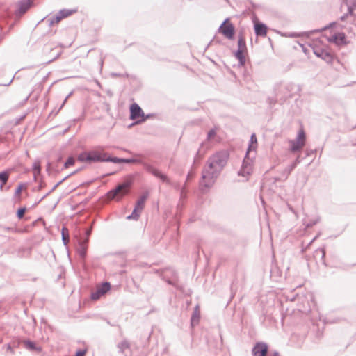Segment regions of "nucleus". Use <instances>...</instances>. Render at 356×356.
Wrapping results in <instances>:
<instances>
[{
  "mask_svg": "<svg viewBox=\"0 0 356 356\" xmlns=\"http://www.w3.org/2000/svg\"><path fill=\"white\" fill-rule=\"evenodd\" d=\"M227 159V152H220L213 154L209 160V169L203 174V179H212L216 177L226 165Z\"/></svg>",
  "mask_w": 356,
  "mask_h": 356,
  "instance_id": "1",
  "label": "nucleus"
},
{
  "mask_svg": "<svg viewBox=\"0 0 356 356\" xmlns=\"http://www.w3.org/2000/svg\"><path fill=\"white\" fill-rule=\"evenodd\" d=\"M78 160L82 162H97L108 161L107 155L97 151L86 152L80 154Z\"/></svg>",
  "mask_w": 356,
  "mask_h": 356,
  "instance_id": "2",
  "label": "nucleus"
},
{
  "mask_svg": "<svg viewBox=\"0 0 356 356\" xmlns=\"http://www.w3.org/2000/svg\"><path fill=\"white\" fill-rule=\"evenodd\" d=\"M306 136L304 129L301 128L296 140H289L290 151L291 152H300L305 145Z\"/></svg>",
  "mask_w": 356,
  "mask_h": 356,
  "instance_id": "3",
  "label": "nucleus"
},
{
  "mask_svg": "<svg viewBox=\"0 0 356 356\" xmlns=\"http://www.w3.org/2000/svg\"><path fill=\"white\" fill-rule=\"evenodd\" d=\"M131 182L127 181L119 185L115 190L111 191L108 193V197L111 200L121 199L124 195L128 193Z\"/></svg>",
  "mask_w": 356,
  "mask_h": 356,
  "instance_id": "4",
  "label": "nucleus"
},
{
  "mask_svg": "<svg viewBox=\"0 0 356 356\" xmlns=\"http://www.w3.org/2000/svg\"><path fill=\"white\" fill-rule=\"evenodd\" d=\"M147 197H148V193H146L143 194L138 199V200L136 202L135 208H134L132 213L130 216L127 217V218L128 220H137L139 218L140 213L144 209L145 201H146Z\"/></svg>",
  "mask_w": 356,
  "mask_h": 356,
  "instance_id": "5",
  "label": "nucleus"
},
{
  "mask_svg": "<svg viewBox=\"0 0 356 356\" xmlns=\"http://www.w3.org/2000/svg\"><path fill=\"white\" fill-rule=\"evenodd\" d=\"M219 32L229 40L234 39L235 29L229 19L225 20V22L220 25L219 27Z\"/></svg>",
  "mask_w": 356,
  "mask_h": 356,
  "instance_id": "6",
  "label": "nucleus"
},
{
  "mask_svg": "<svg viewBox=\"0 0 356 356\" xmlns=\"http://www.w3.org/2000/svg\"><path fill=\"white\" fill-rule=\"evenodd\" d=\"M130 118L140 122L144 120V112L141 108L136 103L130 106Z\"/></svg>",
  "mask_w": 356,
  "mask_h": 356,
  "instance_id": "7",
  "label": "nucleus"
},
{
  "mask_svg": "<svg viewBox=\"0 0 356 356\" xmlns=\"http://www.w3.org/2000/svg\"><path fill=\"white\" fill-rule=\"evenodd\" d=\"M73 10H62L55 16L51 17L49 20L50 25L53 26L55 24H58L62 19L72 15L73 14Z\"/></svg>",
  "mask_w": 356,
  "mask_h": 356,
  "instance_id": "8",
  "label": "nucleus"
},
{
  "mask_svg": "<svg viewBox=\"0 0 356 356\" xmlns=\"http://www.w3.org/2000/svg\"><path fill=\"white\" fill-rule=\"evenodd\" d=\"M268 352V346L264 343H257L253 350L254 356H266Z\"/></svg>",
  "mask_w": 356,
  "mask_h": 356,
  "instance_id": "9",
  "label": "nucleus"
},
{
  "mask_svg": "<svg viewBox=\"0 0 356 356\" xmlns=\"http://www.w3.org/2000/svg\"><path fill=\"white\" fill-rule=\"evenodd\" d=\"M329 40L337 45L346 44V38L343 33H335L330 36Z\"/></svg>",
  "mask_w": 356,
  "mask_h": 356,
  "instance_id": "10",
  "label": "nucleus"
},
{
  "mask_svg": "<svg viewBox=\"0 0 356 356\" xmlns=\"http://www.w3.org/2000/svg\"><path fill=\"white\" fill-rule=\"evenodd\" d=\"M252 171L251 162L249 161V158L245 156L240 174L243 176L248 175Z\"/></svg>",
  "mask_w": 356,
  "mask_h": 356,
  "instance_id": "11",
  "label": "nucleus"
},
{
  "mask_svg": "<svg viewBox=\"0 0 356 356\" xmlns=\"http://www.w3.org/2000/svg\"><path fill=\"white\" fill-rule=\"evenodd\" d=\"M32 0H23L17 3V10L19 14H24L31 6Z\"/></svg>",
  "mask_w": 356,
  "mask_h": 356,
  "instance_id": "12",
  "label": "nucleus"
},
{
  "mask_svg": "<svg viewBox=\"0 0 356 356\" xmlns=\"http://www.w3.org/2000/svg\"><path fill=\"white\" fill-rule=\"evenodd\" d=\"M254 30L257 35L266 37L267 35V27L264 24L255 23Z\"/></svg>",
  "mask_w": 356,
  "mask_h": 356,
  "instance_id": "13",
  "label": "nucleus"
},
{
  "mask_svg": "<svg viewBox=\"0 0 356 356\" xmlns=\"http://www.w3.org/2000/svg\"><path fill=\"white\" fill-rule=\"evenodd\" d=\"M315 54L321 57L323 60H325L326 62L331 63L334 60L333 56L330 54V53L325 52V51H321V53H318L317 51H315Z\"/></svg>",
  "mask_w": 356,
  "mask_h": 356,
  "instance_id": "14",
  "label": "nucleus"
},
{
  "mask_svg": "<svg viewBox=\"0 0 356 356\" xmlns=\"http://www.w3.org/2000/svg\"><path fill=\"white\" fill-rule=\"evenodd\" d=\"M23 344L24 347L29 350L40 352L42 350V348L40 347H38L35 346V344L30 341H24Z\"/></svg>",
  "mask_w": 356,
  "mask_h": 356,
  "instance_id": "15",
  "label": "nucleus"
},
{
  "mask_svg": "<svg viewBox=\"0 0 356 356\" xmlns=\"http://www.w3.org/2000/svg\"><path fill=\"white\" fill-rule=\"evenodd\" d=\"M10 171H4L0 172V181L1 182V184L0 186L1 189H2L3 186L7 183L10 177Z\"/></svg>",
  "mask_w": 356,
  "mask_h": 356,
  "instance_id": "16",
  "label": "nucleus"
},
{
  "mask_svg": "<svg viewBox=\"0 0 356 356\" xmlns=\"http://www.w3.org/2000/svg\"><path fill=\"white\" fill-rule=\"evenodd\" d=\"M218 128H214V129H211L208 134H207V140L209 141H212V140H217V132H218Z\"/></svg>",
  "mask_w": 356,
  "mask_h": 356,
  "instance_id": "17",
  "label": "nucleus"
},
{
  "mask_svg": "<svg viewBox=\"0 0 356 356\" xmlns=\"http://www.w3.org/2000/svg\"><path fill=\"white\" fill-rule=\"evenodd\" d=\"M26 189V185L25 184H20L18 185L15 190V195L17 197L18 200H21V193L22 191H24Z\"/></svg>",
  "mask_w": 356,
  "mask_h": 356,
  "instance_id": "18",
  "label": "nucleus"
},
{
  "mask_svg": "<svg viewBox=\"0 0 356 356\" xmlns=\"http://www.w3.org/2000/svg\"><path fill=\"white\" fill-rule=\"evenodd\" d=\"M111 288V285L108 282L103 283L99 286L97 287V290L99 291V293H102L104 295Z\"/></svg>",
  "mask_w": 356,
  "mask_h": 356,
  "instance_id": "19",
  "label": "nucleus"
},
{
  "mask_svg": "<svg viewBox=\"0 0 356 356\" xmlns=\"http://www.w3.org/2000/svg\"><path fill=\"white\" fill-rule=\"evenodd\" d=\"M238 49L243 50V51L246 50V44H245V38L242 35H241L238 38Z\"/></svg>",
  "mask_w": 356,
  "mask_h": 356,
  "instance_id": "20",
  "label": "nucleus"
},
{
  "mask_svg": "<svg viewBox=\"0 0 356 356\" xmlns=\"http://www.w3.org/2000/svg\"><path fill=\"white\" fill-rule=\"evenodd\" d=\"M245 51L238 49L236 52V57L239 60L241 64H243L245 60Z\"/></svg>",
  "mask_w": 356,
  "mask_h": 356,
  "instance_id": "21",
  "label": "nucleus"
},
{
  "mask_svg": "<svg viewBox=\"0 0 356 356\" xmlns=\"http://www.w3.org/2000/svg\"><path fill=\"white\" fill-rule=\"evenodd\" d=\"M151 172L156 177L160 178L161 179H162L163 181H165L166 180V177L163 175L159 170H156V169H152L151 170Z\"/></svg>",
  "mask_w": 356,
  "mask_h": 356,
  "instance_id": "22",
  "label": "nucleus"
},
{
  "mask_svg": "<svg viewBox=\"0 0 356 356\" xmlns=\"http://www.w3.org/2000/svg\"><path fill=\"white\" fill-rule=\"evenodd\" d=\"M107 158L108 159V160L107 161H110L113 163H130V162H131V161L129 159H118L116 157L111 159L108 156H107Z\"/></svg>",
  "mask_w": 356,
  "mask_h": 356,
  "instance_id": "23",
  "label": "nucleus"
},
{
  "mask_svg": "<svg viewBox=\"0 0 356 356\" xmlns=\"http://www.w3.org/2000/svg\"><path fill=\"white\" fill-rule=\"evenodd\" d=\"M34 174H39L40 172L41 167L40 162L37 161L33 163V166Z\"/></svg>",
  "mask_w": 356,
  "mask_h": 356,
  "instance_id": "24",
  "label": "nucleus"
},
{
  "mask_svg": "<svg viewBox=\"0 0 356 356\" xmlns=\"http://www.w3.org/2000/svg\"><path fill=\"white\" fill-rule=\"evenodd\" d=\"M62 236H63V239L65 243H67L69 236H68V230L67 228L63 227L62 229Z\"/></svg>",
  "mask_w": 356,
  "mask_h": 356,
  "instance_id": "25",
  "label": "nucleus"
},
{
  "mask_svg": "<svg viewBox=\"0 0 356 356\" xmlns=\"http://www.w3.org/2000/svg\"><path fill=\"white\" fill-rule=\"evenodd\" d=\"M257 148V143H250L249 145V147H248V151H247V154H246V156L248 157V155L250 154V152L253 150V151H255Z\"/></svg>",
  "mask_w": 356,
  "mask_h": 356,
  "instance_id": "26",
  "label": "nucleus"
},
{
  "mask_svg": "<svg viewBox=\"0 0 356 356\" xmlns=\"http://www.w3.org/2000/svg\"><path fill=\"white\" fill-rule=\"evenodd\" d=\"M74 159L72 157H70L65 163V168H67L70 166L73 165L74 164Z\"/></svg>",
  "mask_w": 356,
  "mask_h": 356,
  "instance_id": "27",
  "label": "nucleus"
},
{
  "mask_svg": "<svg viewBox=\"0 0 356 356\" xmlns=\"http://www.w3.org/2000/svg\"><path fill=\"white\" fill-rule=\"evenodd\" d=\"M26 212V209L25 208H21L19 209H18L17 211V217L21 219L23 218L24 213Z\"/></svg>",
  "mask_w": 356,
  "mask_h": 356,
  "instance_id": "28",
  "label": "nucleus"
},
{
  "mask_svg": "<svg viewBox=\"0 0 356 356\" xmlns=\"http://www.w3.org/2000/svg\"><path fill=\"white\" fill-rule=\"evenodd\" d=\"M349 13L356 17V3H354L349 8Z\"/></svg>",
  "mask_w": 356,
  "mask_h": 356,
  "instance_id": "29",
  "label": "nucleus"
},
{
  "mask_svg": "<svg viewBox=\"0 0 356 356\" xmlns=\"http://www.w3.org/2000/svg\"><path fill=\"white\" fill-rule=\"evenodd\" d=\"M102 296V293H99V291L97 290L96 292L92 293L91 298L92 300H97Z\"/></svg>",
  "mask_w": 356,
  "mask_h": 356,
  "instance_id": "30",
  "label": "nucleus"
},
{
  "mask_svg": "<svg viewBox=\"0 0 356 356\" xmlns=\"http://www.w3.org/2000/svg\"><path fill=\"white\" fill-rule=\"evenodd\" d=\"M250 143H257V137H256V135L254 134H253L251 136Z\"/></svg>",
  "mask_w": 356,
  "mask_h": 356,
  "instance_id": "31",
  "label": "nucleus"
},
{
  "mask_svg": "<svg viewBox=\"0 0 356 356\" xmlns=\"http://www.w3.org/2000/svg\"><path fill=\"white\" fill-rule=\"evenodd\" d=\"M86 353V350H79L76 352V355L75 356H85Z\"/></svg>",
  "mask_w": 356,
  "mask_h": 356,
  "instance_id": "32",
  "label": "nucleus"
},
{
  "mask_svg": "<svg viewBox=\"0 0 356 356\" xmlns=\"http://www.w3.org/2000/svg\"><path fill=\"white\" fill-rule=\"evenodd\" d=\"M90 232H91V229H88V230L87 231V235H88V236H89V235H90Z\"/></svg>",
  "mask_w": 356,
  "mask_h": 356,
  "instance_id": "33",
  "label": "nucleus"
},
{
  "mask_svg": "<svg viewBox=\"0 0 356 356\" xmlns=\"http://www.w3.org/2000/svg\"><path fill=\"white\" fill-rule=\"evenodd\" d=\"M8 350H12V348H11V347L9 345L8 346Z\"/></svg>",
  "mask_w": 356,
  "mask_h": 356,
  "instance_id": "34",
  "label": "nucleus"
}]
</instances>
